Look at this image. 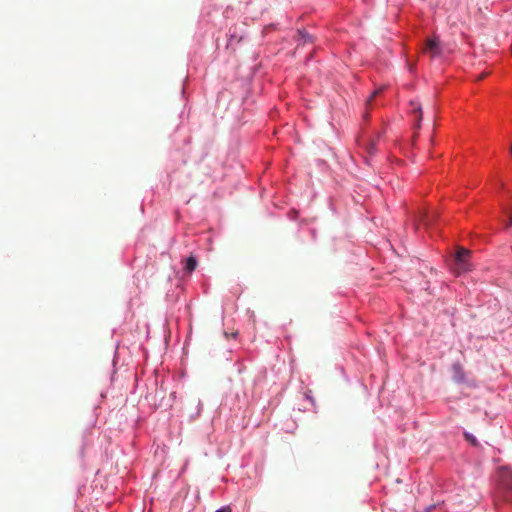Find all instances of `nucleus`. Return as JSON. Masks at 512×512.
Listing matches in <instances>:
<instances>
[{"label":"nucleus","mask_w":512,"mask_h":512,"mask_svg":"<svg viewBox=\"0 0 512 512\" xmlns=\"http://www.w3.org/2000/svg\"><path fill=\"white\" fill-rule=\"evenodd\" d=\"M197 266V260L194 258V256H189L186 260L184 269L187 272H193L194 269H196Z\"/></svg>","instance_id":"obj_4"},{"label":"nucleus","mask_w":512,"mask_h":512,"mask_svg":"<svg viewBox=\"0 0 512 512\" xmlns=\"http://www.w3.org/2000/svg\"><path fill=\"white\" fill-rule=\"evenodd\" d=\"M379 93H381V88H379L378 90H375V91L371 94V96H370V97H369V99L367 100V104H368L369 106H370V104H371V101H372L373 97L378 96V94H379Z\"/></svg>","instance_id":"obj_7"},{"label":"nucleus","mask_w":512,"mask_h":512,"mask_svg":"<svg viewBox=\"0 0 512 512\" xmlns=\"http://www.w3.org/2000/svg\"><path fill=\"white\" fill-rule=\"evenodd\" d=\"M453 369L455 372L460 373L462 370V366H460V364H454Z\"/></svg>","instance_id":"obj_10"},{"label":"nucleus","mask_w":512,"mask_h":512,"mask_svg":"<svg viewBox=\"0 0 512 512\" xmlns=\"http://www.w3.org/2000/svg\"><path fill=\"white\" fill-rule=\"evenodd\" d=\"M423 51L429 53L430 57H437V55H440L442 48L439 39L436 38V36H434V38L426 39Z\"/></svg>","instance_id":"obj_3"},{"label":"nucleus","mask_w":512,"mask_h":512,"mask_svg":"<svg viewBox=\"0 0 512 512\" xmlns=\"http://www.w3.org/2000/svg\"><path fill=\"white\" fill-rule=\"evenodd\" d=\"M298 35L303 40V42H313V36H311L308 31L300 30L298 31Z\"/></svg>","instance_id":"obj_5"},{"label":"nucleus","mask_w":512,"mask_h":512,"mask_svg":"<svg viewBox=\"0 0 512 512\" xmlns=\"http://www.w3.org/2000/svg\"><path fill=\"white\" fill-rule=\"evenodd\" d=\"M375 150V145L374 144H370L369 146V151L372 153V151Z\"/></svg>","instance_id":"obj_14"},{"label":"nucleus","mask_w":512,"mask_h":512,"mask_svg":"<svg viewBox=\"0 0 512 512\" xmlns=\"http://www.w3.org/2000/svg\"><path fill=\"white\" fill-rule=\"evenodd\" d=\"M510 153L512 155V142H511V145H510Z\"/></svg>","instance_id":"obj_15"},{"label":"nucleus","mask_w":512,"mask_h":512,"mask_svg":"<svg viewBox=\"0 0 512 512\" xmlns=\"http://www.w3.org/2000/svg\"><path fill=\"white\" fill-rule=\"evenodd\" d=\"M487 75H489V72H483V74L478 75V77H476V79H483Z\"/></svg>","instance_id":"obj_11"},{"label":"nucleus","mask_w":512,"mask_h":512,"mask_svg":"<svg viewBox=\"0 0 512 512\" xmlns=\"http://www.w3.org/2000/svg\"><path fill=\"white\" fill-rule=\"evenodd\" d=\"M423 221L425 225H429L430 223V219H428V217H424Z\"/></svg>","instance_id":"obj_12"},{"label":"nucleus","mask_w":512,"mask_h":512,"mask_svg":"<svg viewBox=\"0 0 512 512\" xmlns=\"http://www.w3.org/2000/svg\"><path fill=\"white\" fill-rule=\"evenodd\" d=\"M415 111L417 112V121H418V127L420 125V121L422 120V108L421 106H415Z\"/></svg>","instance_id":"obj_6"},{"label":"nucleus","mask_w":512,"mask_h":512,"mask_svg":"<svg viewBox=\"0 0 512 512\" xmlns=\"http://www.w3.org/2000/svg\"><path fill=\"white\" fill-rule=\"evenodd\" d=\"M470 253L467 248H458L454 259V269L458 274L471 269V263L469 262Z\"/></svg>","instance_id":"obj_1"},{"label":"nucleus","mask_w":512,"mask_h":512,"mask_svg":"<svg viewBox=\"0 0 512 512\" xmlns=\"http://www.w3.org/2000/svg\"><path fill=\"white\" fill-rule=\"evenodd\" d=\"M511 225H512V214L510 215L508 222H507V226H511Z\"/></svg>","instance_id":"obj_13"},{"label":"nucleus","mask_w":512,"mask_h":512,"mask_svg":"<svg viewBox=\"0 0 512 512\" xmlns=\"http://www.w3.org/2000/svg\"><path fill=\"white\" fill-rule=\"evenodd\" d=\"M499 487L512 494V472L509 468H500Z\"/></svg>","instance_id":"obj_2"},{"label":"nucleus","mask_w":512,"mask_h":512,"mask_svg":"<svg viewBox=\"0 0 512 512\" xmlns=\"http://www.w3.org/2000/svg\"><path fill=\"white\" fill-rule=\"evenodd\" d=\"M466 439L471 442L473 445H476L477 440L474 438V436H471V434L466 433L465 434Z\"/></svg>","instance_id":"obj_8"},{"label":"nucleus","mask_w":512,"mask_h":512,"mask_svg":"<svg viewBox=\"0 0 512 512\" xmlns=\"http://www.w3.org/2000/svg\"><path fill=\"white\" fill-rule=\"evenodd\" d=\"M216 512H231L230 506H223L220 509H217Z\"/></svg>","instance_id":"obj_9"}]
</instances>
